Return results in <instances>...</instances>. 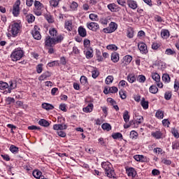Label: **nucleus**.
<instances>
[{
    "mask_svg": "<svg viewBox=\"0 0 179 179\" xmlns=\"http://www.w3.org/2000/svg\"><path fill=\"white\" fill-rule=\"evenodd\" d=\"M64 40V35L59 34L56 38H51V36H48L45 39V45L46 47H54L55 44H59V43H62Z\"/></svg>",
    "mask_w": 179,
    "mask_h": 179,
    "instance_id": "f257e3e1",
    "label": "nucleus"
},
{
    "mask_svg": "<svg viewBox=\"0 0 179 179\" xmlns=\"http://www.w3.org/2000/svg\"><path fill=\"white\" fill-rule=\"evenodd\" d=\"M101 167L103 169L107 177L109 178H113L115 176V172L112 169L113 165H111V163L109 162H102Z\"/></svg>",
    "mask_w": 179,
    "mask_h": 179,
    "instance_id": "f03ea898",
    "label": "nucleus"
},
{
    "mask_svg": "<svg viewBox=\"0 0 179 179\" xmlns=\"http://www.w3.org/2000/svg\"><path fill=\"white\" fill-rule=\"evenodd\" d=\"M23 55H24V52L21 49L17 48L14 50L10 55L11 61H13L14 62L20 61V59L23 58Z\"/></svg>",
    "mask_w": 179,
    "mask_h": 179,
    "instance_id": "7ed1b4c3",
    "label": "nucleus"
},
{
    "mask_svg": "<svg viewBox=\"0 0 179 179\" xmlns=\"http://www.w3.org/2000/svg\"><path fill=\"white\" fill-rule=\"evenodd\" d=\"M10 27V32L11 33L13 37H16L17 34H20L22 31V27L20 26V24L14 22L11 24Z\"/></svg>",
    "mask_w": 179,
    "mask_h": 179,
    "instance_id": "20e7f679",
    "label": "nucleus"
},
{
    "mask_svg": "<svg viewBox=\"0 0 179 179\" xmlns=\"http://www.w3.org/2000/svg\"><path fill=\"white\" fill-rule=\"evenodd\" d=\"M35 8L34 9V13L36 15V16H41L43 13V8H44V5L41 3L39 1L36 0L34 3Z\"/></svg>",
    "mask_w": 179,
    "mask_h": 179,
    "instance_id": "39448f33",
    "label": "nucleus"
},
{
    "mask_svg": "<svg viewBox=\"0 0 179 179\" xmlns=\"http://www.w3.org/2000/svg\"><path fill=\"white\" fill-rule=\"evenodd\" d=\"M118 25L115 22H110L109 26L107 28H104L103 29V32L106 34L114 33L115 30L117 29Z\"/></svg>",
    "mask_w": 179,
    "mask_h": 179,
    "instance_id": "423d86ee",
    "label": "nucleus"
},
{
    "mask_svg": "<svg viewBox=\"0 0 179 179\" xmlns=\"http://www.w3.org/2000/svg\"><path fill=\"white\" fill-rule=\"evenodd\" d=\"M152 78L153 80H155L157 87H159V89L163 88V83L160 81V75L157 73H152L151 74Z\"/></svg>",
    "mask_w": 179,
    "mask_h": 179,
    "instance_id": "0eeeda50",
    "label": "nucleus"
},
{
    "mask_svg": "<svg viewBox=\"0 0 179 179\" xmlns=\"http://www.w3.org/2000/svg\"><path fill=\"white\" fill-rule=\"evenodd\" d=\"M20 0H17L13 6V15L17 16L20 13Z\"/></svg>",
    "mask_w": 179,
    "mask_h": 179,
    "instance_id": "6e6552de",
    "label": "nucleus"
},
{
    "mask_svg": "<svg viewBox=\"0 0 179 179\" xmlns=\"http://www.w3.org/2000/svg\"><path fill=\"white\" fill-rule=\"evenodd\" d=\"M32 36L35 40H41V34H40V28H38V26H34V30H32Z\"/></svg>",
    "mask_w": 179,
    "mask_h": 179,
    "instance_id": "1a4fd4ad",
    "label": "nucleus"
},
{
    "mask_svg": "<svg viewBox=\"0 0 179 179\" xmlns=\"http://www.w3.org/2000/svg\"><path fill=\"white\" fill-rule=\"evenodd\" d=\"M138 48L141 54H148V45H146V43L143 42H140L138 43Z\"/></svg>",
    "mask_w": 179,
    "mask_h": 179,
    "instance_id": "9d476101",
    "label": "nucleus"
},
{
    "mask_svg": "<svg viewBox=\"0 0 179 179\" xmlns=\"http://www.w3.org/2000/svg\"><path fill=\"white\" fill-rule=\"evenodd\" d=\"M134 159L136 162H141V163H149L150 162L149 158L143 155H134Z\"/></svg>",
    "mask_w": 179,
    "mask_h": 179,
    "instance_id": "9b49d317",
    "label": "nucleus"
},
{
    "mask_svg": "<svg viewBox=\"0 0 179 179\" xmlns=\"http://www.w3.org/2000/svg\"><path fill=\"white\" fill-rule=\"evenodd\" d=\"M126 173L128 177H131V178L132 179L135 178V177H136V175L138 174L135 169L132 167L126 168Z\"/></svg>",
    "mask_w": 179,
    "mask_h": 179,
    "instance_id": "f8f14e48",
    "label": "nucleus"
},
{
    "mask_svg": "<svg viewBox=\"0 0 179 179\" xmlns=\"http://www.w3.org/2000/svg\"><path fill=\"white\" fill-rule=\"evenodd\" d=\"M87 27L90 30H92V31H97L99 29H100V27L99 26V24L96 22H90L87 24Z\"/></svg>",
    "mask_w": 179,
    "mask_h": 179,
    "instance_id": "ddd939ff",
    "label": "nucleus"
},
{
    "mask_svg": "<svg viewBox=\"0 0 179 179\" xmlns=\"http://www.w3.org/2000/svg\"><path fill=\"white\" fill-rule=\"evenodd\" d=\"M64 29H66V30H68V31H72L73 29V24L72 23V20H68L65 21Z\"/></svg>",
    "mask_w": 179,
    "mask_h": 179,
    "instance_id": "4468645a",
    "label": "nucleus"
},
{
    "mask_svg": "<svg viewBox=\"0 0 179 179\" xmlns=\"http://www.w3.org/2000/svg\"><path fill=\"white\" fill-rule=\"evenodd\" d=\"M127 3L130 9L135 10L138 8V3L134 0H127Z\"/></svg>",
    "mask_w": 179,
    "mask_h": 179,
    "instance_id": "2eb2a0df",
    "label": "nucleus"
},
{
    "mask_svg": "<svg viewBox=\"0 0 179 179\" xmlns=\"http://www.w3.org/2000/svg\"><path fill=\"white\" fill-rule=\"evenodd\" d=\"M107 8L110 12H118L120 9V8L114 3L108 4Z\"/></svg>",
    "mask_w": 179,
    "mask_h": 179,
    "instance_id": "dca6fc26",
    "label": "nucleus"
},
{
    "mask_svg": "<svg viewBox=\"0 0 179 179\" xmlns=\"http://www.w3.org/2000/svg\"><path fill=\"white\" fill-rule=\"evenodd\" d=\"M132 62V56L131 55H126L122 59V64L124 66H127V65H129L131 62Z\"/></svg>",
    "mask_w": 179,
    "mask_h": 179,
    "instance_id": "f3484780",
    "label": "nucleus"
},
{
    "mask_svg": "<svg viewBox=\"0 0 179 179\" xmlns=\"http://www.w3.org/2000/svg\"><path fill=\"white\" fill-rule=\"evenodd\" d=\"M68 128V126H66V124H54L53 125V129L55 131H62L64 129H66Z\"/></svg>",
    "mask_w": 179,
    "mask_h": 179,
    "instance_id": "a211bd4d",
    "label": "nucleus"
},
{
    "mask_svg": "<svg viewBox=\"0 0 179 179\" xmlns=\"http://www.w3.org/2000/svg\"><path fill=\"white\" fill-rule=\"evenodd\" d=\"M78 31L80 37H86V36H87V32L86 31V29H85L82 26L78 27Z\"/></svg>",
    "mask_w": 179,
    "mask_h": 179,
    "instance_id": "6ab92c4d",
    "label": "nucleus"
},
{
    "mask_svg": "<svg viewBox=\"0 0 179 179\" xmlns=\"http://www.w3.org/2000/svg\"><path fill=\"white\" fill-rule=\"evenodd\" d=\"M111 61L114 62V64H117L118 61H120V55L115 52L111 54Z\"/></svg>",
    "mask_w": 179,
    "mask_h": 179,
    "instance_id": "aec40b11",
    "label": "nucleus"
},
{
    "mask_svg": "<svg viewBox=\"0 0 179 179\" xmlns=\"http://www.w3.org/2000/svg\"><path fill=\"white\" fill-rule=\"evenodd\" d=\"M152 136L155 139H162L163 134L160 131H156L151 133Z\"/></svg>",
    "mask_w": 179,
    "mask_h": 179,
    "instance_id": "412c9836",
    "label": "nucleus"
},
{
    "mask_svg": "<svg viewBox=\"0 0 179 179\" xmlns=\"http://www.w3.org/2000/svg\"><path fill=\"white\" fill-rule=\"evenodd\" d=\"M49 34L51 36L52 38H57L58 37V31L55 28H51L49 30Z\"/></svg>",
    "mask_w": 179,
    "mask_h": 179,
    "instance_id": "4be33fe9",
    "label": "nucleus"
},
{
    "mask_svg": "<svg viewBox=\"0 0 179 179\" xmlns=\"http://www.w3.org/2000/svg\"><path fill=\"white\" fill-rule=\"evenodd\" d=\"M94 108L93 103H89L85 108H83L84 113H92Z\"/></svg>",
    "mask_w": 179,
    "mask_h": 179,
    "instance_id": "5701e85b",
    "label": "nucleus"
},
{
    "mask_svg": "<svg viewBox=\"0 0 179 179\" xmlns=\"http://www.w3.org/2000/svg\"><path fill=\"white\" fill-rule=\"evenodd\" d=\"M161 37L162 38H169L170 37V31L169 29H162L161 31Z\"/></svg>",
    "mask_w": 179,
    "mask_h": 179,
    "instance_id": "b1692460",
    "label": "nucleus"
},
{
    "mask_svg": "<svg viewBox=\"0 0 179 179\" xmlns=\"http://www.w3.org/2000/svg\"><path fill=\"white\" fill-rule=\"evenodd\" d=\"M50 76L51 73L50 71H45L38 78V80H45V79H47V78H50Z\"/></svg>",
    "mask_w": 179,
    "mask_h": 179,
    "instance_id": "393cba45",
    "label": "nucleus"
},
{
    "mask_svg": "<svg viewBox=\"0 0 179 179\" xmlns=\"http://www.w3.org/2000/svg\"><path fill=\"white\" fill-rule=\"evenodd\" d=\"M155 117L158 118V120H163V118H164V112L160 110H157Z\"/></svg>",
    "mask_w": 179,
    "mask_h": 179,
    "instance_id": "a878e982",
    "label": "nucleus"
},
{
    "mask_svg": "<svg viewBox=\"0 0 179 179\" xmlns=\"http://www.w3.org/2000/svg\"><path fill=\"white\" fill-rule=\"evenodd\" d=\"M38 124L41 125V127H50V122L47 121L45 119H41L38 121Z\"/></svg>",
    "mask_w": 179,
    "mask_h": 179,
    "instance_id": "bb28decb",
    "label": "nucleus"
},
{
    "mask_svg": "<svg viewBox=\"0 0 179 179\" xmlns=\"http://www.w3.org/2000/svg\"><path fill=\"white\" fill-rule=\"evenodd\" d=\"M150 93H152V94H156L157 92H159V88L155 85H152L149 88Z\"/></svg>",
    "mask_w": 179,
    "mask_h": 179,
    "instance_id": "cd10ccee",
    "label": "nucleus"
},
{
    "mask_svg": "<svg viewBox=\"0 0 179 179\" xmlns=\"http://www.w3.org/2000/svg\"><path fill=\"white\" fill-rule=\"evenodd\" d=\"M127 80L129 83H134V82L136 80V77H135V74H129L127 76Z\"/></svg>",
    "mask_w": 179,
    "mask_h": 179,
    "instance_id": "c85d7f7f",
    "label": "nucleus"
},
{
    "mask_svg": "<svg viewBox=\"0 0 179 179\" xmlns=\"http://www.w3.org/2000/svg\"><path fill=\"white\" fill-rule=\"evenodd\" d=\"M59 2H61V0H50V5L52 8H57L59 5Z\"/></svg>",
    "mask_w": 179,
    "mask_h": 179,
    "instance_id": "c756f323",
    "label": "nucleus"
},
{
    "mask_svg": "<svg viewBox=\"0 0 179 179\" xmlns=\"http://www.w3.org/2000/svg\"><path fill=\"white\" fill-rule=\"evenodd\" d=\"M141 104L144 110H148V108H149V102L145 101V98L142 99Z\"/></svg>",
    "mask_w": 179,
    "mask_h": 179,
    "instance_id": "7c9ffc66",
    "label": "nucleus"
},
{
    "mask_svg": "<svg viewBox=\"0 0 179 179\" xmlns=\"http://www.w3.org/2000/svg\"><path fill=\"white\" fill-rule=\"evenodd\" d=\"M32 174L35 178H38V179L41 178V177L43 176H41L43 173H41V171L38 170L34 171Z\"/></svg>",
    "mask_w": 179,
    "mask_h": 179,
    "instance_id": "2f4dec72",
    "label": "nucleus"
},
{
    "mask_svg": "<svg viewBox=\"0 0 179 179\" xmlns=\"http://www.w3.org/2000/svg\"><path fill=\"white\" fill-rule=\"evenodd\" d=\"M36 17L33 14H29L26 16V20L28 22V23H33V22L35 20Z\"/></svg>",
    "mask_w": 179,
    "mask_h": 179,
    "instance_id": "473e14b6",
    "label": "nucleus"
},
{
    "mask_svg": "<svg viewBox=\"0 0 179 179\" xmlns=\"http://www.w3.org/2000/svg\"><path fill=\"white\" fill-rule=\"evenodd\" d=\"M123 120L124 122H129V112L128 110H125L123 113Z\"/></svg>",
    "mask_w": 179,
    "mask_h": 179,
    "instance_id": "72a5a7b5",
    "label": "nucleus"
},
{
    "mask_svg": "<svg viewBox=\"0 0 179 179\" xmlns=\"http://www.w3.org/2000/svg\"><path fill=\"white\" fill-rule=\"evenodd\" d=\"M42 107L45 110H54V106L50 103H44L42 104Z\"/></svg>",
    "mask_w": 179,
    "mask_h": 179,
    "instance_id": "f704fd0d",
    "label": "nucleus"
},
{
    "mask_svg": "<svg viewBox=\"0 0 179 179\" xmlns=\"http://www.w3.org/2000/svg\"><path fill=\"white\" fill-rule=\"evenodd\" d=\"M162 80L164 82V83H170V76L169 74H163Z\"/></svg>",
    "mask_w": 179,
    "mask_h": 179,
    "instance_id": "c9c22d12",
    "label": "nucleus"
},
{
    "mask_svg": "<svg viewBox=\"0 0 179 179\" xmlns=\"http://www.w3.org/2000/svg\"><path fill=\"white\" fill-rule=\"evenodd\" d=\"M102 129L105 131H111V125L108 123H104L101 125Z\"/></svg>",
    "mask_w": 179,
    "mask_h": 179,
    "instance_id": "e433bc0d",
    "label": "nucleus"
},
{
    "mask_svg": "<svg viewBox=\"0 0 179 179\" xmlns=\"http://www.w3.org/2000/svg\"><path fill=\"white\" fill-rule=\"evenodd\" d=\"M142 122H143V117L137 116L136 120L134 122V124H136V125H139V124H142Z\"/></svg>",
    "mask_w": 179,
    "mask_h": 179,
    "instance_id": "4c0bfd02",
    "label": "nucleus"
},
{
    "mask_svg": "<svg viewBox=\"0 0 179 179\" xmlns=\"http://www.w3.org/2000/svg\"><path fill=\"white\" fill-rule=\"evenodd\" d=\"M10 150L12 153L16 154V153H18V152H19V148H17L13 145H11L10 146Z\"/></svg>",
    "mask_w": 179,
    "mask_h": 179,
    "instance_id": "58836bf2",
    "label": "nucleus"
},
{
    "mask_svg": "<svg viewBox=\"0 0 179 179\" xmlns=\"http://www.w3.org/2000/svg\"><path fill=\"white\" fill-rule=\"evenodd\" d=\"M89 17L93 22H97L99 20V16L94 13L90 14Z\"/></svg>",
    "mask_w": 179,
    "mask_h": 179,
    "instance_id": "ea45409f",
    "label": "nucleus"
},
{
    "mask_svg": "<svg viewBox=\"0 0 179 179\" xmlns=\"http://www.w3.org/2000/svg\"><path fill=\"white\" fill-rule=\"evenodd\" d=\"M99 75H100V72H99V70L97 69H94L92 71V77L94 79H96V78H98Z\"/></svg>",
    "mask_w": 179,
    "mask_h": 179,
    "instance_id": "a19ab883",
    "label": "nucleus"
},
{
    "mask_svg": "<svg viewBox=\"0 0 179 179\" xmlns=\"http://www.w3.org/2000/svg\"><path fill=\"white\" fill-rule=\"evenodd\" d=\"M7 87H9V85H8V83H4L3 81H0L1 90H4V89H7Z\"/></svg>",
    "mask_w": 179,
    "mask_h": 179,
    "instance_id": "79ce46f5",
    "label": "nucleus"
},
{
    "mask_svg": "<svg viewBox=\"0 0 179 179\" xmlns=\"http://www.w3.org/2000/svg\"><path fill=\"white\" fill-rule=\"evenodd\" d=\"M114 80V77L113 76H108L105 80L106 85H110Z\"/></svg>",
    "mask_w": 179,
    "mask_h": 179,
    "instance_id": "37998d69",
    "label": "nucleus"
},
{
    "mask_svg": "<svg viewBox=\"0 0 179 179\" xmlns=\"http://www.w3.org/2000/svg\"><path fill=\"white\" fill-rule=\"evenodd\" d=\"M127 34L129 38H132L134 37V29H132V28H129Z\"/></svg>",
    "mask_w": 179,
    "mask_h": 179,
    "instance_id": "c03bdc74",
    "label": "nucleus"
},
{
    "mask_svg": "<svg viewBox=\"0 0 179 179\" xmlns=\"http://www.w3.org/2000/svg\"><path fill=\"white\" fill-rule=\"evenodd\" d=\"M154 20L155 22H157L158 23H163L164 22L163 18L160 15H157L154 17Z\"/></svg>",
    "mask_w": 179,
    "mask_h": 179,
    "instance_id": "a18cd8bd",
    "label": "nucleus"
},
{
    "mask_svg": "<svg viewBox=\"0 0 179 179\" xmlns=\"http://www.w3.org/2000/svg\"><path fill=\"white\" fill-rule=\"evenodd\" d=\"M45 17L46 20L48 22V23H53L54 20L52 19V16L50 14H45Z\"/></svg>",
    "mask_w": 179,
    "mask_h": 179,
    "instance_id": "49530a36",
    "label": "nucleus"
},
{
    "mask_svg": "<svg viewBox=\"0 0 179 179\" xmlns=\"http://www.w3.org/2000/svg\"><path fill=\"white\" fill-rule=\"evenodd\" d=\"M137 80L140 83H145V82L146 81V77H145V76L143 75H140L138 76Z\"/></svg>",
    "mask_w": 179,
    "mask_h": 179,
    "instance_id": "de8ad7c7",
    "label": "nucleus"
},
{
    "mask_svg": "<svg viewBox=\"0 0 179 179\" xmlns=\"http://www.w3.org/2000/svg\"><path fill=\"white\" fill-rule=\"evenodd\" d=\"M81 85H86L87 83V77L82 76L80 79Z\"/></svg>",
    "mask_w": 179,
    "mask_h": 179,
    "instance_id": "09e8293b",
    "label": "nucleus"
},
{
    "mask_svg": "<svg viewBox=\"0 0 179 179\" xmlns=\"http://www.w3.org/2000/svg\"><path fill=\"white\" fill-rule=\"evenodd\" d=\"M165 54H166V55H174V54H176V51H174L172 49L169 48V49L166 50Z\"/></svg>",
    "mask_w": 179,
    "mask_h": 179,
    "instance_id": "8fccbe9b",
    "label": "nucleus"
},
{
    "mask_svg": "<svg viewBox=\"0 0 179 179\" xmlns=\"http://www.w3.org/2000/svg\"><path fill=\"white\" fill-rule=\"evenodd\" d=\"M112 138H113V139H120L122 138V134L121 133H115L112 134Z\"/></svg>",
    "mask_w": 179,
    "mask_h": 179,
    "instance_id": "3c124183",
    "label": "nucleus"
},
{
    "mask_svg": "<svg viewBox=\"0 0 179 179\" xmlns=\"http://www.w3.org/2000/svg\"><path fill=\"white\" fill-rule=\"evenodd\" d=\"M130 138H131V139H136V138H138V132L131 131L130 132Z\"/></svg>",
    "mask_w": 179,
    "mask_h": 179,
    "instance_id": "603ef678",
    "label": "nucleus"
},
{
    "mask_svg": "<svg viewBox=\"0 0 179 179\" xmlns=\"http://www.w3.org/2000/svg\"><path fill=\"white\" fill-rule=\"evenodd\" d=\"M118 5L123 6L124 8L127 6V1L125 0H117Z\"/></svg>",
    "mask_w": 179,
    "mask_h": 179,
    "instance_id": "864d4df0",
    "label": "nucleus"
},
{
    "mask_svg": "<svg viewBox=\"0 0 179 179\" xmlns=\"http://www.w3.org/2000/svg\"><path fill=\"white\" fill-rule=\"evenodd\" d=\"M154 152L157 153V155H163V149L161 148H154Z\"/></svg>",
    "mask_w": 179,
    "mask_h": 179,
    "instance_id": "5fc2aeb1",
    "label": "nucleus"
},
{
    "mask_svg": "<svg viewBox=\"0 0 179 179\" xmlns=\"http://www.w3.org/2000/svg\"><path fill=\"white\" fill-rule=\"evenodd\" d=\"M57 135H59L61 138H65V136H66V133L62 130H57Z\"/></svg>",
    "mask_w": 179,
    "mask_h": 179,
    "instance_id": "6e6d98bb",
    "label": "nucleus"
},
{
    "mask_svg": "<svg viewBox=\"0 0 179 179\" xmlns=\"http://www.w3.org/2000/svg\"><path fill=\"white\" fill-rule=\"evenodd\" d=\"M71 9L72 10H76V9L78 8V3L73 1L70 6Z\"/></svg>",
    "mask_w": 179,
    "mask_h": 179,
    "instance_id": "4d7b16f0",
    "label": "nucleus"
},
{
    "mask_svg": "<svg viewBox=\"0 0 179 179\" xmlns=\"http://www.w3.org/2000/svg\"><path fill=\"white\" fill-rule=\"evenodd\" d=\"M179 143L178 141H174L172 143V149L174 150L176 149H178Z\"/></svg>",
    "mask_w": 179,
    "mask_h": 179,
    "instance_id": "13d9d810",
    "label": "nucleus"
},
{
    "mask_svg": "<svg viewBox=\"0 0 179 179\" xmlns=\"http://www.w3.org/2000/svg\"><path fill=\"white\" fill-rule=\"evenodd\" d=\"M36 72L38 73H41L43 72V64H38L36 66Z\"/></svg>",
    "mask_w": 179,
    "mask_h": 179,
    "instance_id": "bf43d9fd",
    "label": "nucleus"
},
{
    "mask_svg": "<svg viewBox=\"0 0 179 179\" xmlns=\"http://www.w3.org/2000/svg\"><path fill=\"white\" fill-rule=\"evenodd\" d=\"M165 100H170L171 99V92H167L164 94Z\"/></svg>",
    "mask_w": 179,
    "mask_h": 179,
    "instance_id": "052dcab7",
    "label": "nucleus"
},
{
    "mask_svg": "<svg viewBox=\"0 0 179 179\" xmlns=\"http://www.w3.org/2000/svg\"><path fill=\"white\" fill-rule=\"evenodd\" d=\"M117 92H118V88L117 87H111L109 89L110 93H117Z\"/></svg>",
    "mask_w": 179,
    "mask_h": 179,
    "instance_id": "680f3d73",
    "label": "nucleus"
},
{
    "mask_svg": "<svg viewBox=\"0 0 179 179\" xmlns=\"http://www.w3.org/2000/svg\"><path fill=\"white\" fill-rule=\"evenodd\" d=\"M107 50H114L116 51L117 50V45H109L106 47Z\"/></svg>",
    "mask_w": 179,
    "mask_h": 179,
    "instance_id": "e2e57ef3",
    "label": "nucleus"
},
{
    "mask_svg": "<svg viewBox=\"0 0 179 179\" xmlns=\"http://www.w3.org/2000/svg\"><path fill=\"white\" fill-rule=\"evenodd\" d=\"M160 48V44L157 43H153L152 45V50H157Z\"/></svg>",
    "mask_w": 179,
    "mask_h": 179,
    "instance_id": "0e129e2a",
    "label": "nucleus"
},
{
    "mask_svg": "<svg viewBox=\"0 0 179 179\" xmlns=\"http://www.w3.org/2000/svg\"><path fill=\"white\" fill-rule=\"evenodd\" d=\"M174 89L176 92H178L179 90V81L176 80L174 83Z\"/></svg>",
    "mask_w": 179,
    "mask_h": 179,
    "instance_id": "69168bd1",
    "label": "nucleus"
},
{
    "mask_svg": "<svg viewBox=\"0 0 179 179\" xmlns=\"http://www.w3.org/2000/svg\"><path fill=\"white\" fill-rule=\"evenodd\" d=\"M162 163H164V164H166V166H170V164H171V162L170 161V159H163Z\"/></svg>",
    "mask_w": 179,
    "mask_h": 179,
    "instance_id": "338daca9",
    "label": "nucleus"
},
{
    "mask_svg": "<svg viewBox=\"0 0 179 179\" xmlns=\"http://www.w3.org/2000/svg\"><path fill=\"white\" fill-rule=\"evenodd\" d=\"M170 124V122L167 119H164L162 120V124L164 127H169V124Z\"/></svg>",
    "mask_w": 179,
    "mask_h": 179,
    "instance_id": "774afa93",
    "label": "nucleus"
}]
</instances>
